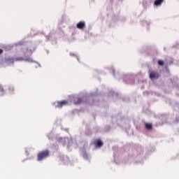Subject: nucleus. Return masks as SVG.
Wrapping results in <instances>:
<instances>
[{
  "mask_svg": "<svg viewBox=\"0 0 179 179\" xmlns=\"http://www.w3.org/2000/svg\"><path fill=\"white\" fill-rule=\"evenodd\" d=\"M48 156H50V150H45L41 151L37 155V161L41 162L42 160H44V159H47Z\"/></svg>",
  "mask_w": 179,
  "mask_h": 179,
  "instance_id": "obj_1",
  "label": "nucleus"
},
{
  "mask_svg": "<svg viewBox=\"0 0 179 179\" xmlns=\"http://www.w3.org/2000/svg\"><path fill=\"white\" fill-rule=\"evenodd\" d=\"M70 100H73V103L76 106H78V104H81V103L83 101V99L80 96H79V95H74V96H70Z\"/></svg>",
  "mask_w": 179,
  "mask_h": 179,
  "instance_id": "obj_2",
  "label": "nucleus"
},
{
  "mask_svg": "<svg viewBox=\"0 0 179 179\" xmlns=\"http://www.w3.org/2000/svg\"><path fill=\"white\" fill-rule=\"evenodd\" d=\"M69 101L70 100H64V101H59L57 103V108H62V107H64V106H68V104H69Z\"/></svg>",
  "mask_w": 179,
  "mask_h": 179,
  "instance_id": "obj_3",
  "label": "nucleus"
},
{
  "mask_svg": "<svg viewBox=\"0 0 179 179\" xmlns=\"http://www.w3.org/2000/svg\"><path fill=\"white\" fill-rule=\"evenodd\" d=\"M77 29L79 30H83L86 27V23L84 21H80L76 24Z\"/></svg>",
  "mask_w": 179,
  "mask_h": 179,
  "instance_id": "obj_4",
  "label": "nucleus"
},
{
  "mask_svg": "<svg viewBox=\"0 0 179 179\" xmlns=\"http://www.w3.org/2000/svg\"><path fill=\"white\" fill-rule=\"evenodd\" d=\"M4 62L8 65H10L12 64H15V58L13 57H6Z\"/></svg>",
  "mask_w": 179,
  "mask_h": 179,
  "instance_id": "obj_5",
  "label": "nucleus"
},
{
  "mask_svg": "<svg viewBox=\"0 0 179 179\" xmlns=\"http://www.w3.org/2000/svg\"><path fill=\"white\" fill-rule=\"evenodd\" d=\"M94 144L95 145V148H96V149H100V148H101V146L104 145L103 141H101L100 139L95 141L94 142Z\"/></svg>",
  "mask_w": 179,
  "mask_h": 179,
  "instance_id": "obj_6",
  "label": "nucleus"
},
{
  "mask_svg": "<svg viewBox=\"0 0 179 179\" xmlns=\"http://www.w3.org/2000/svg\"><path fill=\"white\" fill-rule=\"evenodd\" d=\"M159 77H160V75H159V73H157L155 71H151L150 73V79H157Z\"/></svg>",
  "mask_w": 179,
  "mask_h": 179,
  "instance_id": "obj_7",
  "label": "nucleus"
},
{
  "mask_svg": "<svg viewBox=\"0 0 179 179\" xmlns=\"http://www.w3.org/2000/svg\"><path fill=\"white\" fill-rule=\"evenodd\" d=\"M15 61H26L27 62H31V58L30 57H26V58H23V57H16L15 59Z\"/></svg>",
  "mask_w": 179,
  "mask_h": 179,
  "instance_id": "obj_8",
  "label": "nucleus"
},
{
  "mask_svg": "<svg viewBox=\"0 0 179 179\" xmlns=\"http://www.w3.org/2000/svg\"><path fill=\"white\" fill-rule=\"evenodd\" d=\"M27 54H29V55H31V54H33V50L27 48L26 50L24 52V55H27Z\"/></svg>",
  "mask_w": 179,
  "mask_h": 179,
  "instance_id": "obj_9",
  "label": "nucleus"
},
{
  "mask_svg": "<svg viewBox=\"0 0 179 179\" xmlns=\"http://www.w3.org/2000/svg\"><path fill=\"white\" fill-rule=\"evenodd\" d=\"M163 1H164V0H155L154 3H155V6H160V5H162V3H163Z\"/></svg>",
  "mask_w": 179,
  "mask_h": 179,
  "instance_id": "obj_10",
  "label": "nucleus"
},
{
  "mask_svg": "<svg viewBox=\"0 0 179 179\" xmlns=\"http://www.w3.org/2000/svg\"><path fill=\"white\" fill-rule=\"evenodd\" d=\"M125 79H128V80H126V83H129V84H132L134 83V82L131 81V78H129V76H126L124 78V80H125Z\"/></svg>",
  "mask_w": 179,
  "mask_h": 179,
  "instance_id": "obj_11",
  "label": "nucleus"
},
{
  "mask_svg": "<svg viewBox=\"0 0 179 179\" xmlns=\"http://www.w3.org/2000/svg\"><path fill=\"white\" fill-rule=\"evenodd\" d=\"M4 92H5V90H3V87L0 85V96H2Z\"/></svg>",
  "mask_w": 179,
  "mask_h": 179,
  "instance_id": "obj_12",
  "label": "nucleus"
},
{
  "mask_svg": "<svg viewBox=\"0 0 179 179\" xmlns=\"http://www.w3.org/2000/svg\"><path fill=\"white\" fill-rule=\"evenodd\" d=\"M145 128L147 129H152V124H149V123H146L145 124Z\"/></svg>",
  "mask_w": 179,
  "mask_h": 179,
  "instance_id": "obj_13",
  "label": "nucleus"
},
{
  "mask_svg": "<svg viewBox=\"0 0 179 179\" xmlns=\"http://www.w3.org/2000/svg\"><path fill=\"white\" fill-rule=\"evenodd\" d=\"M158 65H159L160 66H163V65H164V62L162 60H159Z\"/></svg>",
  "mask_w": 179,
  "mask_h": 179,
  "instance_id": "obj_14",
  "label": "nucleus"
},
{
  "mask_svg": "<svg viewBox=\"0 0 179 179\" xmlns=\"http://www.w3.org/2000/svg\"><path fill=\"white\" fill-rule=\"evenodd\" d=\"M113 76H115V71L113 70Z\"/></svg>",
  "mask_w": 179,
  "mask_h": 179,
  "instance_id": "obj_15",
  "label": "nucleus"
},
{
  "mask_svg": "<svg viewBox=\"0 0 179 179\" xmlns=\"http://www.w3.org/2000/svg\"><path fill=\"white\" fill-rule=\"evenodd\" d=\"M2 52H3V50L2 49H0V55L2 54Z\"/></svg>",
  "mask_w": 179,
  "mask_h": 179,
  "instance_id": "obj_16",
  "label": "nucleus"
},
{
  "mask_svg": "<svg viewBox=\"0 0 179 179\" xmlns=\"http://www.w3.org/2000/svg\"><path fill=\"white\" fill-rule=\"evenodd\" d=\"M83 157H87V155L86 154H84Z\"/></svg>",
  "mask_w": 179,
  "mask_h": 179,
  "instance_id": "obj_17",
  "label": "nucleus"
},
{
  "mask_svg": "<svg viewBox=\"0 0 179 179\" xmlns=\"http://www.w3.org/2000/svg\"><path fill=\"white\" fill-rule=\"evenodd\" d=\"M10 90H13V89H12V88H10Z\"/></svg>",
  "mask_w": 179,
  "mask_h": 179,
  "instance_id": "obj_18",
  "label": "nucleus"
}]
</instances>
